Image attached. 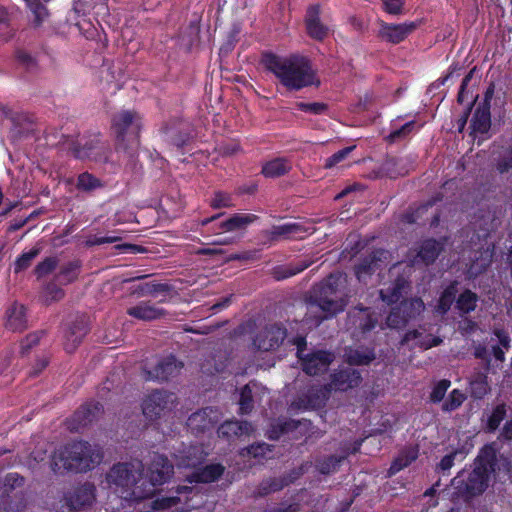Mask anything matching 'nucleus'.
<instances>
[{
    "label": "nucleus",
    "instance_id": "obj_1",
    "mask_svg": "<svg viewBox=\"0 0 512 512\" xmlns=\"http://www.w3.org/2000/svg\"><path fill=\"white\" fill-rule=\"evenodd\" d=\"M261 64L288 91H300L311 86L319 87L321 84L310 60L305 56H281L273 52H264Z\"/></svg>",
    "mask_w": 512,
    "mask_h": 512
},
{
    "label": "nucleus",
    "instance_id": "obj_2",
    "mask_svg": "<svg viewBox=\"0 0 512 512\" xmlns=\"http://www.w3.org/2000/svg\"><path fill=\"white\" fill-rule=\"evenodd\" d=\"M497 464V450L492 444H486L475 458L473 469L460 471L453 478L452 485L464 498L481 495L487 489L490 474L495 472Z\"/></svg>",
    "mask_w": 512,
    "mask_h": 512
},
{
    "label": "nucleus",
    "instance_id": "obj_3",
    "mask_svg": "<svg viewBox=\"0 0 512 512\" xmlns=\"http://www.w3.org/2000/svg\"><path fill=\"white\" fill-rule=\"evenodd\" d=\"M102 453L87 441H73L57 449L52 457L53 470L85 473L102 461Z\"/></svg>",
    "mask_w": 512,
    "mask_h": 512
},
{
    "label": "nucleus",
    "instance_id": "obj_4",
    "mask_svg": "<svg viewBox=\"0 0 512 512\" xmlns=\"http://www.w3.org/2000/svg\"><path fill=\"white\" fill-rule=\"evenodd\" d=\"M342 282L343 275L335 272L313 287L309 304L322 311L320 321L332 319L345 310L348 301L345 295H339Z\"/></svg>",
    "mask_w": 512,
    "mask_h": 512
},
{
    "label": "nucleus",
    "instance_id": "obj_5",
    "mask_svg": "<svg viewBox=\"0 0 512 512\" xmlns=\"http://www.w3.org/2000/svg\"><path fill=\"white\" fill-rule=\"evenodd\" d=\"M116 139V150L123 151L130 158L138 153L142 118L132 110H121L113 115L111 123Z\"/></svg>",
    "mask_w": 512,
    "mask_h": 512
},
{
    "label": "nucleus",
    "instance_id": "obj_6",
    "mask_svg": "<svg viewBox=\"0 0 512 512\" xmlns=\"http://www.w3.org/2000/svg\"><path fill=\"white\" fill-rule=\"evenodd\" d=\"M68 152L78 160H93L96 162H107L110 149L107 143L103 142L99 134L83 136L80 139H71L67 143Z\"/></svg>",
    "mask_w": 512,
    "mask_h": 512
},
{
    "label": "nucleus",
    "instance_id": "obj_7",
    "mask_svg": "<svg viewBox=\"0 0 512 512\" xmlns=\"http://www.w3.org/2000/svg\"><path fill=\"white\" fill-rule=\"evenodd\" d=\"M176 403L174 393L163 389L152 390L142 401L143 415L150 421H155L172 411Z\"/></svg>",
    "mask_w": 512,
    "mask_h": 512
},
{
    "label": "nucleus",
    "instance_id": "obj_8",
    "mask_svg": "<svg viewBox=\"0 0 512 512\" xmlns=\"http://www.w3.org/2000/svg\"><path fill=\"white\" fill-rule=\"evenodd\" d=\"M102 412L103 406L100 402L87 401L66 419L65 425L70 432H81L91 425Z\"/></svg>",
    "mask_w": 512,
    "mask_h": 512
},
{
    "label": "nucleus",
    "instance_id": "obj_9",
    "mask_svg": "<svg viewBox=\"0 0 512 512\" xmlns=\"http://www.w3.org/2000/svg\"><path fill=\"white\" fill-rule=\"evenodd\" d=\"M421 24V21H406L403 23L378 22L377 36L382 41L397 45L405 41Z\"/></svg>",
    "mask_w": 512,
    "mask_h": 512
},
{
    "label": "nucleus",
    "instance_id": "obj_10",
    "mask_svg": "<svg viewBox=\"0 0 512 512\" xmlns=\"http://www.w3.org/2000/svg\"><path fill=\"white\" fill-rule=\"evenodd\" d=\"M222 214H217L212 217L204 218L201 220L202 226H207L213 223L217 228L214 230V234H220L222 232H232L245 228L246 226L254 223L259 217L255 214H244L235 213L227 219L220 220Z\"/></svg>",
    "mask_w": 512,
    "mask_h": 512
},
{
    "label": "nucleus",
    "instance_id": "obj_11",
    "mask_svg": "<svg viewBox=\"0 0 512 512\" xmlns=\"http://www.w3.org/2000/svg\"><path fill=\"white\" fill-rule=\"evenodd\" d=\"M287 336V330L280 324L266 325L253 339V345L260 351H273L280 347Z\"/></svg>",
    "mask_w": 512,
    "mask_h": 512
},
{
    "label": "nucleus",
    "instance_id": "obj_12",
    "mask_svg": "<svg viewBox=\"0 0 512 512\" xmlns=\"http://www.w3.org/2000/svg\"><path fill=\"white\" fill-rule=\"evenodd\" d=\"M183 362L177 360L174 355L160 358L150 369H145L146 379L157 382H165L177 376L183 368Z\"/></svg>",
    "mask_w": 512,
    "mask_h": 512
},
{
    "label": "nucleus",
    "instance_id": "obj_13",
    "mask_svg": "<svg viewBox=\"0 0 512 512\" xmlns=\"http://www.w3.org/2000/svg\"><path fill=\"white\" fill-rule=\"evenodd\" d=\"M320 15V4L309 5L306 9L304 24L306 33L311 39L318 42H323L326 38L329 37L331 29L328 25L321 21Z\"/></svg>",
    "mask_w": 512,
    "mask_h": 512
},
{
    "label": "nucleus",
    "instance_id": "obj_14",
    "mask_svg": "<svg viewBox=\"0 0 512 512\" xmlns=\"http://www.w3.org/2000/svg\"><path fill=\"white\" fill-rule=\"evenodd\" d=\"M220 420L217 408L205 407L192 413L187 420L188 428L196 435L214 429Z\"/></svg>",
    "mask_w": 512,
    "mask_h": 512
},
{
    "label": "nucleus",
    "instance_id": "obj_15",
    "mask_svg": "<svg viewBox=\"0 0 512 512\" xmlns=\"http://www.w3.org/2000/svg\"><path fill=\"white\" fill-rule=\"evenodd\" d=\"M302 370L310 376L324 374L334 360L330 351L316 350L300 357Z\"/></svg>",
    "mask_w": 512,
    "mask_h": 512
},
{
    "label": "nucleus",
    "instance_id": "obj_16",
    "mask_svg": "<svg viewBox=\"0 0 512 512\" xmlns=\"http://www.w3.org/2000/svg\"><path fill=\"white\" fill-rule=\"evenodd\" d=\"M174 474V466L167 456L155 453L147 470V477L153 486L168 482Z\"/></svg>",
    "mask_w": 512,
    "mask_h": 512
},
{
    "label": "nucleus",
    "instance_id": "obj_17",
    "mask_svg": "<svg viewBox=\"0 0 512 512\" xmlns=\"http://www.w3.org/2000/svg\"><path fill=\"white\" fill-rule=\"evenodd\" d=\"M362 380V375L358 370L347 367L334 371L330 375V384L328 386L330 390L334 389L344 392L358 387Z\"/></svg>",
    "mask_w": 512,
    "mask_h": 512
},
{
    "label": "nucleus",
    "instance_id": "obj_18",
    "mask_svg": "<svg viewBox=\"0 0 512 512\" xmlns=\"http://www.w3.org/2000/svg\"><path fill=\"white\" fill-rule=\"evenodd\" d=\"M348 320L362 334L372 331L378 324L375 312L369 307L356 306L348 312Z\"/></svg>",
    "mask_w": 512,
    "mask_h": 512
},
{
    "label": "nucleus",
    "instance_id": "obj_19",
    "mask_svg": "<svg viewBox=\"0 0 512 512\" xmlns=\"http://www.w3.org/2000/svg\"><path fill=\"white\" fill-rule=\"evenodd\" d=\"M96 488L94 484L85 482L73 489L66 495L65 499L70 509L78 511L86 506H90L95 500Z\"/></svg>",
    "mask_w": 512,
    "mask_h": 512
},
{
    "label": "nucleus",
    "instance_id": "obj_20",
    "mask_svg": "<svg viewBox=\"0 0 512 512\" xmlns=\"http://www.w3.org/2000/svg\"><path fill=\"white\" fill-rule=\"evenodd\" d=\"M88 332L89 327L85 317H77L65 332L64 349L68 353L74 352Z\"/></svg>",
    "mask_w": 512,
    "mask_h": 512
},
{
    "label": "nucleus",
    "instance_id": "obj_21",
    "mask_svg": "<svg viewBox=\"0 0 512 512\" xmlns=\"http://www.w3.org/2000/svg\"><path fill=\"white\" fill-rule=\"evenodd\" d=\"M126 313L141 321H153L166 315V311L163 308H159L150 301H140L138 304L129 307Z\"/></svg>",
    "mask_w": 512,
    "mask_h": 512
},
{
    "label": "nucleus",
    "instance_id": "obj_22",
    "mask_svg": "<svg viewBox=\"0 0 512 512\" xmlns=\"http://www.w3.org/2000/svg\"><path fill=\"white\" fill-rule=\"evenodd\" d=\"M225 472V467L221 463H212L198 468L187 476L186 480L190 483H212L219 480Z\"/></svg>",
    "mask_w": 512,
    "mask_h": 512
},
{
    "label": "nucleus",
    "instance_id": "obj_23",
    "mask_svg": "<svg viewBox=\"0 0 512 512\" xmlns=\"http://www.w3.org/2000/svg\"><path fill=\"white\" fill-rule=\"evenodd\" d=\"M110 486L128 488L134 483V475L128 463L114 464L106 475Z\"/></svg>",
    "mask_w": 512,
    "mask_h": 512
},
{
    "label": "nucleus",
    "instance_id": "obj_24",
    "mask_svg": "<svg viewBox=\"0 0 512 512\" xmlns=\"http://www.w3.org/2000/svg\"><path fill=\"white\" fill-rule=\"evenodd\" d=\"M330 389L327 386L311 387L299 398L304 409H319L325 406Z\"/></svg>",
    "mask_w": 512,
    "mask_h": 512
},
{
    "label": "nucleus",
    "instance_id": "obj_25",
    "mask_svg": "<svg viewBox=\"0 0 512 512\" xmlns=\"http://www.w3.org/2000/svg\"><path fill=\"white\" fill-rule=\"evenodd\" d=\"M344 357L346 363L351 366H365L375 360L376 354L374 348L367 346L347 347Z\"/></svg>",
    "mask_w": 512,
    "mask_h": 512
},
{
    "label": "nucleus",
    "instance_id": "obj_26",
    "mask_svg": "<svg viewBox=\"0 0 512 512\" xmlns=\"http://www.w3.org/2000/svg\"><path fill=\"white\" fill-rule=\"evenodd\" d=\"M251 429V424L248 421L228 420L218 427L217 434L220 438L231 440L249 435Z\"/></svg>",
    "mask_w": 512,
    "mask_h": 512
},
{
    "label": "nucleus",
    "instance_id": "obj_27",
    "mask_svg": "<svg viewBox=\"0 0 512 512\" xmlns=\"http://www.w3.org/2000/svg\"><path fill=\"white\" fill-rule=\"evenodd\" d=\"M384 252L382 249L374 250L354 266V273L359 281H364L367 276H371L376 271Z\"/></svg>",
    "mask_w": 512,
    "mask_h": 512
},
{
    "label": "nucleus",
    "instance_id": "obj_28",
    "mask_svg": "<svg viewBox=\"0 0 512 512\" xmlns=\"http://www.w3.org/2000/svg\"><path fill=\"white\" fill-rule=\"evenodd\" d=\"M6 327L14 332H21L27 328L26 308L14 302L6 311Z\"/></svg>",
    "mask_w": 512,
    "mask_h": 512
},
{
    "label": "nucleus",
    "instance_id": "obj_29",
    "mask_svg": "<svg viewBox=\"0 0 512 512\" xmlns=\"http://www.w3.org/2000/svg\"><path fill=\"white\" fill-rule=\"evenodd\" d=\"M292 170V162L286 157H276L262 165L261 174L266 178H278Z\"/></svg>",
    "mask_w": 512,
    "mask_h": 512
},
{
    "label": "nucleus",
    "instance_id": "obj_30",
    "mask_svg": "<svg viewBox=\"0 0 512 512\" xmlns=\"http://www.w3.org/2000/svg\"><path fill=\"white\" fill-rule=\"evenodd\" d=\"M312 425V422L307 419L295 420V419H284L280 420L277 424L273 425L269 433V439L278 440L281 436L296 431L300 426H303L308 430Z\"/></svg>",
    "mask_w": 512,
    "mask_h": 512
},
{
    "label": "nucleus",
    "instance_id": "obj_31",
    "mask_svg": "<svg viewBox=\"0 0 512 512\" xmlns=\"http://www.w3.org/2000/svg\"><path fill=\"white\" fill-rule=\"evenodd\" d=\"M161 134L165 137V141L178 149H183L191 140L188 132L177 130L175 122H167L160 129Z\"/></svg>",
    "mask_w": 512,
    "mask_h": 512
},
{
    "label": "nucleus",
    "instance_id": "obj_32",
    "mask_svg": "<svg viewBox=\"0 0 512 512\" xmlns=\"http://www.w3.org/2000/svg\"><path fill=\"white\" fill-rule=\"evenodd\" d=\"M442 250V243L434 238H429L424 240L420 245L417 258H419L423 264L429 266L436 261Z\"/></svg>",
    "mask_w": 512,
    "mask_h": 512
},
{
    "label": "nucleus",
    "instance_id": "obj_33",
    "mask_svg": "<svg viewBox=\"0 0 512 512\" xmlns=\"http://www.w3.org/2000/svg\"><path fill=\"white\" fill-rule=\"evenodd\" d=\"M82 266L83 263L80 259H74L63 264L55 275V280L61 285L74 283L80 275Z\"/></svg>",
    "mask_w": 512,
    "mask_h": 512
},
{
    "label": "nucleus",
    "instance_id": "obj_34",
    "mask_svg": "<svg viewBox=\"0 0 512 512\" xmlns=\"http://www.w3.org/2000/svg\"><path fill=\"white\" fill-rule=\"evenodd\" d=\"M491 127V112L489 107L478 105L470 123L472 133L485 134Z\"/></svg>",
    "mask_w": 512,
    "mask_h": 512
},
{
    "label": "nucleus",
    "instance_id": "obj_35",
    "mask_svg": "<svg viewBox=\"0 0 512 512\" xmlns=\"http://www.w3.org/2000/svg\"><path fill=\"white\" fill-rule=\"evenodd\" d=\"M458 281H451L441 292L437 302V312L442 315L447 314L453 303H456V295L458 293Z\"/></svg>",
    "mask_w": 512,
    "mask_h": 512
},
{
    "label": "nucleus",
    "instance_id": "obj_36",
    "mask_svg": "<svg viewBox=\"0 0 512 512\" xmlns=\"http://www.w3.org/2000/svg\"><path fill=\"white\" fill-rule=\"evenodd\" d=\"M310 264L307 261H300L288 265H278L272 268L271 275L275 280L281 281L303 272Z\"/></svg>",
    "mask_w": 512,
    "mask_h": 512
},
{
    "label": "nucleus",
    "instance_id": "obj_37",
    "mask_svg": "<svg viewBox=\"0 0 512 512\" xmlns=\"http://www.w3.org/2000/svg\"><path fill=\"white\" fill-rule=\"evenodd\" d=\"M192 490L193 488L190 486L178 485L175 490L176 496L157 497L152 501L151 509L155 511L170 509L180 503V494H189Z\"/></svg>",
    "mask_w": 512,
    "mask_h": 512
},
{
    "label": "nucleus",
    "instance_id": "obj_38",
    "mask_svg": "<svg viewBox=\"0 0 512 512\" xmlns=\"http://www.w3.org/2000/svg\"><path fill=\"white\" fill-rule=\"evenodd\" d=\"M7 119L12 123L11 132L14 137L21 138L30 132L32 121L26 113L12 110Z\"/></svg>",
    "mask_w": 512,
    "mask_h": 512
},
{
    "label": "nucleus",
    "instance_id": "obj_39",
    "mask_svg": "<svg viewBox=\"0 0 512 512\" xmlns=\"http://www.w3.org/2000/svg\"><path fill=\"white\" fill-rule=\"evenodd\" d=\"M478 300L479 297L475 292L470 289H465L457 297L455 308L462 315L470 314L475 311Z\"/></svg>",
    "mask_w": 512,
    "mask_h": 512
},
{
    "label": "nucleus",
    "instance_id": "obj_40",
    "mask_svg": "<svg viewBox=\"0 0 512 512\" xmlns=\"http://www.w3.org/2000/svg\"><path fill=\"white\" fill-rule=\"evenodd\" d=\"M303 231L302 225L298 223H285L272 226L267 235L271 241H277L280 238L288 239L291 235L299 234Z\"/></svg>",
    "mask_w": 512,
    "mask_h": 512
},
{
    "label": "nucleus",
    "instance_id": "obj_41",
    "mask_svg": "<svg viewBox=\"0 0 512 512\" xmlns=\"http://www.w3.org/2000/svg\"><path fill=\"white\" fill-rule=\"evenodd\" d=\"M345 461V456L330 455L316 460V470L322 475H330L339 470L342 463Z\"/></svg>",
    "mask_w": 512,
    "mask_h": 512
},
{
    "label": "nucleus",
    "instance_id": "obj_42",
    "mask_svg": "<svg viewBox=\"0 0 512 512\" xmlns=\"http://www.w3.org/2000/svg\"><path fill=\"white\" fill-rule=\"evenodd\" d=\"M172 286L168 283L145 282L135 286L132 294L137 296H155L158 293H168Z\"/></svg>",
    "mask_w": 512,
    "mask_h": 512
},
{
    "label": "nucleus",
    "instance_id": "obj_43",
    "mask_svg": "<svg viewBox=\"0 0 512 512\" xmlns=\"http://www.w3.org/2000/svg\"><path fill=\"white\" fill-rule=\"evenodd\" d=\"M26 6L32 14V24L35 28L42 26V24L49 18L50 13L47 7L40 0H25Z\"/></svg>",
    "mask_w": 512,
    "mask_h": 512
},
{
    "label": "nucleus",
    "instance_id": "obj_44",
    "mask_svg": "<svg viewBox=\"0 0 512 512\" xmlns=\"http://www.w3.org/2000/svg\"><path fill=\"white\" fill-rule=\"evenodd\" d=\"M396 307L410 321L415 319L424 310V302L421 298L405 299Z\"/></svg>",
    "mask_w": 512,
    "mask_h": 512
},
{
    "label": "nucleus",
    "instance_id": "obj_45",
    "mask_svg": "<svg viewBox=\"0 0 512 512\" xmlns=\"http://www.w3.org/2000/svg\"><path fill=\"white\" fill-rule=\"evenodd\" d=\"M204 461L203 449L198 445H190L183 451L180 465L187 468L196 467Z\"/></svg>",
    "mask_w": 512,
    "mask_h": 512
},
{
    "label": "nucleus",
    "instance_id": "obj_46",
    "mask_svg": "<svg viewBox=\"0 0 512 512\" xmlns=\"http://www.w3.org/2000/svg\"><path fill=\"white\" fill-rule=\"evenodd\" d=\"M418 457V448L417 447H409L402 450L399 455L394 459L391 464L390 470L392 472H398L406 467H408L413 461H415Z\"/></svg>",
    "mask_w": 512,
    "mask_h": 512
},
{
    "label": "nucleus",
    "instance_id": "obj_47",
    "mask_svg": "<svg viewBox=\"0 0 512 512\" xmlns=\"http://www.w3.org/2000/svg\"><path fill=\"white\" fill-rule=\"evenodd\" d=\"M41 253V247L34 246L29 251L22 252L13 263V271L15 274H19L27 270L33 260Z\"/></svg>",
    "mask_w": 512,
    "mask_h": 512
},
{
    "label": "nucleus",
    "instance_id": "obj_48",
    "mask_svg": "<svg viewBox=\"0 0 512 512\" xmlns=\"http://www.w3.org/2000/svg\"><path fill=\"white\" fill-rule=\"evenodd\" d=\"M288 485V481L285 478H269L263 480L257 490V496L265 497L270 493L282 490Z\"/></svg>",
    "mask_w": 512,
    "mask_h": 512
},
{
    "label": "nucleus",
    "instance_id": "obj_49",
    "mask_svg": "<svg viewBox=\"0 0 512 512\" xmlns=\"http://www.w3.org/2000/svg\"><path fill=\"white\" fill-rule=\"evenodd\" d=\"M101 187L102 181L89 172H83L77 177L76 188L79 191L91 192Z\"/></svg>",
    "mask_w": 512,
    "mask_h": 512
},
{
    "label": "nucleus",
    "instance_id": "obj_50",
    "mask_svg": "<svg viewBox=\"0 0 512 512\" xmlns=\"http://www.w3.org/2000/svg\"><path fill=\"white\" fill-rule=\"evenodd\" d=\"M507 414V408L505 403L497 404L491 414L488 416V419L486 421V430L488 432H494L496 431L501 422L505 419Z\"/></svg>",
    "mask_w": 512,
    "mask_h": 512
},
{
    "label": "nucleus",
    "instance_id": "obj_51",
    "mask_svg": "<svg viewBox=\"0 0 512 512\" xmlns=\"http://www.w3.org/2000/svg\"><path fill=\"white\" fill-rule=\"evenodd\" d=\"M59 259L56 256L45 257L33 269V274L40 280L51 274L58 266Z\"/></svg>",
    "mask_w": 512,
    "mask_h": 512
},
{
    "label": "nucleus",
    "instance_id": "obj_52",
    "mask_svg": "<svg viewBox=\"0 0 512 512\" xmlns=\"http://www.w3.org/2000/svg\"><path fill=\"white\" fill-rule=\"evenodd\" d=\"M46 334L45 330H38L29 333L24 337L20 342V354L21 356H26L30 353L31 349L37 346L42 339V337Z\"/></svg>",
    "mask_w": 512,
    "mask_h": 512
},
{
    "label": "nucleus",
    "instance_id": "obj_53",
    "mask_svg": "<svg viewBox=\"0 0 512 512\" xmlns=\"http://www.w3.org/2000/svg\"><path fill=\"white\" fill-rule=\"evenodd\" d=\"M239 413L241 415H247L252 412L254 408L253 393L250 386L244 385L240 390L239 398Z\"/></svg>",
    "mask_w": 512,
    "mask_h": 512
},
{
    "label": "nucleus",
    "instance_id": "obj_54",
    "mask_svg": "<svg viewBox=\"0 0 512 512\" xmlns=\"http://www.w3.org/2000/svg\"><path fill=\"white\" fill-rule=\"evenodd\" d=\"M416 122L414 120L403 124L401 127L392 130L386 137L385 140L388 143H395L399 140L407 138L415 129Z\"/></svg>",
    "mask_w": 512,
    "mask_h": 512
},
{
    "label": "nucleus",
    "instance_id": "obj_55",
    "mask_svg": "<svg viewBox=\"0 0 512 512\" xmlns=\"http://www.w3.org/2000/svg\"><path fill=\"white\" fill-rule=\"evenodd\" d=\"M296 108L301 112L309 113L311 115H326L329 111L328 104L323 102H297Z\"/></svg>",
    "mask_w": 512,
    "mask_h": 512
},
{
    "label": "nucleus",
    "instance_id": "obj_56",
    "mask_svg": "<svg viewBox=\"0 0 512 512\" xmlns=\"http://www.w3.org/2000/svg\"><path fill=\"white\" fill-rule=\"evenodd\" d=\"M465 394L459 389H453L448 398L442 404V410L444 412H451L458 409L465 401Z\"/></svg>",
    "mask_w": 512,
    "mask_h": 512
},
{
    "label": "nucleus",
    "instance_id": "obj_57",
    "mask_svg": "<svg viewBox=\"0 0 512 512\" xmlns=\"http://www.w3.org/2000/svg\"><path fill=\"white\" fill-rule=\"evenodd\" d=\"M466 454L467 452L465 451L464 447L454 449L452 452L442 457L438 464V468L442 472L448 471L452 468L454 461L458 458V456H460V460H463Z\"/></svg>",
    "mask_w": 512,
    "mask_h": 512
},
{
    "label": "nucleus",
    "instance_id": "obj_58",
    "mask_svg": "<svg viewBox=\"0 0 512 512\" xmlns=\"http://www.w3.org/2000/svg\"><path fill=\"white\" fill-rule=\"evenodd\" d=\"M43 296L46 303L59 301L65 296L64 290L55 281H50L43 288Z\"/></svg>",
    "mask_w": 512,
    "mask_h": 512
},
{
    "label": "nucleus",
    "instance_id": "obj_59",
    "mask_svg": "<svg viewBox=\"0 0 512 512\" xmlns=\"http://www.w3.org/2000/svg\"><path fill=\"white\" fill-rule=\"evenodd\" d=\"M403 283L400 280H397L391 289H388L387 292L381 290L380 296L381 299L387 304L391 305L397 303L402 296Z\"/></svg>",
    "mask_w": 512,
    "mask_h": 512
},
{
    "label": "nucleus",
    "instance_id": "obj_60",
    "mask_svg": "<svg viewBox=\"0 0 512 512\" xmlns=\"http://www.w3.org/2000/svg\"><path fill=\"white\" fill-rule=\"evenodd\" d=\"M489 386L487 376L481 375L476 380L471 382V395L475 399H482L487 395Z\"/></svg>",
    "mask_w": 512,
    "mask_h": 512
},
{
    "label": "nucleus",
    "instance_id": "obj_61",
    "mask_svg": "<svg viewBox=\"0 0 512 512\" xmlns=\"http://www.w3.org/2000/svg\"><path fill=\"white\" fill-rule=\"evenodd\" d=\"M409 320L395 306L387 316L386 323L392 329H402L408 324Z\"/></svg>",
    "mask_w": 512,
    "mask_h": 512
},
{
    "label": "nucleus",
    "instance_id": "obj_62",
    "mask_svg": "<svg viewBox=\"0 0 512 512\" xmlns=\"http://www.w3.org/2000/svg\"><path fill=\"white\" fill-rule=\"evenodd\" d=\"M451 382L448 379L439 380L433 387L430 393V400L433 403H439L444 399V396L450 387Z\"/></svg>",
    "mask_w": 512,
    "mask_h": 512
},
{
    "label": "nucleus",
    "instance_id": "obj_63",
    "mask_svg": "<svg viewBox=\"0 0 512 512\" xmlns=\"http://www.w3.org/2000/svg\"><path fill=\"white\" fill-rule=\"evenodd\" d=\"M210 206L214 209L228 208L233 206V199L229 193L217 191L214 193Z\"/></svg>",
    "mask_w": 512,
    "mask_h": 512
},
{
    "label": "nucleus",
    "instance_id": "obj_64",
    "mask_svg": "<svg viewBox=\"0 0 512 512\" xmlns=\"http://www.w3.org/2000/svg\"><path fill=\"white\" fill-rule=\"evenodd\" d=\"M496 169L500 174L508 173L512 170V145L505 149L498 158Z\"/></svg>",
    "mask_w": 512,
    "mask_h": 512
}]
</instances>
